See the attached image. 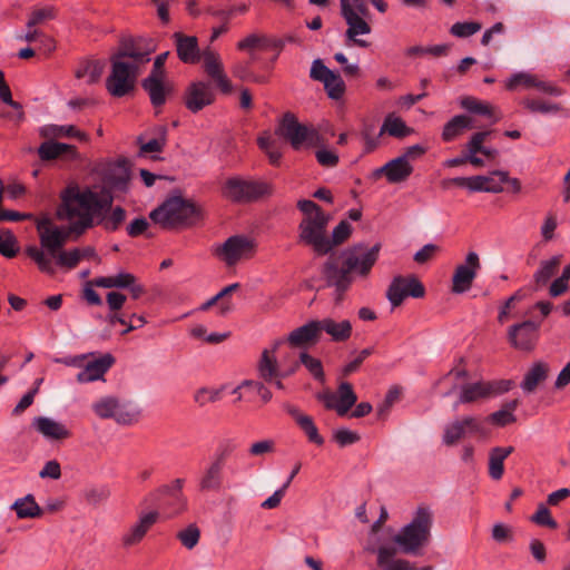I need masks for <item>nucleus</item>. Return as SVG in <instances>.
I'll return each instance as SVG.
<instances>
[{
  "instance_id": "15",
  "label": "nucleus",
  "mask_w": 570,
  "mask_h": 570,
  "mask_svg": "<svg viewBox=\"0 0 570 570\" xmlns=\"http://www.w3.org/2000/svg\"><path fill=\"white\" fill-rule=\"evenodd\" d=\"M481 268L479 255L475 252H470L463 264L456 266L452 276V293L462 294L468 292L474 278L476 277L478 271Z\"/></svg>"
},
{
  "instance_id": "47",
  "label": "nucleus",
  "mask_w": 570,
  "mask_h": 570,
  "mask_svg": "<svg viewBox=\"0 0 570 570\" xmlns=\"http://www.w3.org/2000/svg\"><path fill=\"white\" fill-rule=\"evenodd\" d=\"M322 83L324 85L327 96L334 100L341 99L346 89L345 82L340 73L334 71Z\"/></svg>"
},
{
  "instance_id": "16",
  "label": "nucleus",
  "mask_w": 570,
  "mask_h": 570,
  "mask_svg": "<svg viewBox=\"0 0 570 570\" xmlns=\"http://www.w3.org/2000/svg\"><path fill=\"white\" fill-rule=\"evenodd\" d=\"M505 88L510 91L518 90L519 88L531 89L534 88L542 94L550 96H561L562 90L554 83L541 80L537 75L520 71L513 73L505 82Z\"/></svg>"
},
{
  "instance_id": "60",
  "label": "nucleus",
  "mask_w": 570,
  "mask_h": 570,
  "mask_svg": "<svg viewBox=\"0 0 570 570\" xmlns=\"http://www.w3.org/2000/svg\"><path fill=\"white\" fill-rule=\"evenodd\" d=\"M466 434L468 432L462 423L459 420H455L444 429L443 442L446 445H453Z\"/></svg>"
},
{
  "instance_id": "4",
  "label": "nucleus",
  "mask_w": 570,
  "mask_h": 570,
  "mask_svg": "<svg viewBox=\"0 0 570 570\" xmlns=\"http://www.w3.org/2000/svg\"><path fill=\"white\" fill-rule=\"evenodd\" d=\"M303 213V219L298 225V240L311 246L317 255H326L331 252L327 236V225L331 215L326 214L316 203L301 199L297 203Z\"/></svg>"
},
{
  "instance_id": "33",
  "label": "nucleus",
  "mask_w": 570,
  "mask_h": 570,
  "mask_svg": "<svg viewBox=\"0 0 570 570\" xmlns=\"http://www.w3.org/2000/svg\"><path fill=\"white\" fill-rule=\"evenodd\" d=\"M472 118L465 115H456L451 118L443 127L442 140L445 142L453 141L458 137L462 136L465 130L472 129Z\"/></svg>"
},
{
  "instance_id": "12",
  "label": "nucleus",
  "mask_w": 570,
  "mask_h": 570,
  "mask_svg": "<svg viewBox=\"0 0 570 570\" xmlns=\"http://www.w3.org/2000/svg\"><path fill=\"white\" fill-rule=\"evenodd\" d=\"M256 250V243L244 235H235L217 248L216 254L228 265L233 266L240 259L249 258Z\"/></svg>"
},
{
  "instance_id": "58",
  "label": "nucleus",
  "mask_w": 570,
  "mask_h": 570,
  "mask_svg": "<svg viewBox=\"0 0 570 570\" xmlns=\"http://www.w3.org/2000/svg\"><path fill=\"white\" fill-rule=\"evenodd\" d=\"M482 24L476 21L455 22L450 28V33L456 38H468L479 32Z\"/></svg>"
},
{
  "instance_id": "36",
  "label": "nucleus",
  "mask_w": 570,
  "mask_h": 570,
  "mask_svg": "<svg viewBox=\"0 0 570 570\" xmlns=\"http://www.w3.org/2000/svg\"><path fill=\"white\" fill-rule=\"evenodd\" d=\"M514 451L513 446H495L489 454V475L498 481L504 473V460Z\"/></svg>"
},
{
  "instance_id": "48",
  "label": "nucleus",
  "mask_w": 570,
  "mask_h": 570,
  "mask_svg": "<svg viewBox=\"0 0 570 570\" xmlns=\"http://www.w3.org/2000/svg\"><path fill=\"white\" fill-rule=\"evenodd\" d=\"M19 252L18 239L10 229H0V254L12 258Z\"/></svg>"
},
{
  "instance_id": "43",
  "label": "nucleus",
  "mask_w": 570,
  "mask_h": 570,
  "mask_svg": "<svg viewBox=\"0 0 570 570\" xmlns=\"http://www.w3.org/2000/svg\"><path fill=\"white\" fill-rule=\"evenodd\" d=\"M11 509L16 511L19 519L37 518L42 513L40 507L31 494L16 500L11 505Z\"/></svg>"
},
{
  "instance_id": "34",
  "label": "nucleus",
  "mask_w": 570,
  "mask_h": 570,
  "mask_svg": "<svg viewBox=\"0 0 570 570\" xmlns=\"http://www.w3.org/2000/svg\"><path fill=\"white\" fill-rule=\"evenodd\" d=\"M130 179L126 160L118 161L106 174L105 181L114 190L126 191Z\"/></svg>"
},
{
  "instance_id": "20",
  "label": "nucleus",
  "mask_w": 570,
  "mask_h": 570,
  "mask_svg": "<svg viewBox=\"0 0 570 570\" xmlns=\"http://www.w3.org/2000/svg\"><path fill=\"white\" fill-rule=\"evenodd\" d=\"M215 101V94L209 83L194 81L185 90L184 102L186 108L196 114Z\"/></svg>"
},
{
  "instance_id": "31",
  "label": "nucleus",
  "mask_w": 570,
  "mask_h": 570,
  "mask_svg": "<svg viewBox=\"0 0 570 570\" xmlns=\"http://www.w3.org/2000/svg\"><path fill=\"white\" fill-rule=\"evenodd\" d=\"M224 469L225 466L210 461L199 479L200 491H220L223 488Z\"/></svg>"
},
{
  "instance_id": "23",
  "label": "nucleus",
  "mask_w": 570,
  "mask_h": 570,
  "mask_svg": "<svg viewBox=\"0 0 570 570\" xmlns=\"http://www.w3.org/2000/svg\"><path fill=\"white\" fill-rule=\"evenodd\" d=\"M283 343V340H276L269 348H264L261 353L256 368L258 376L264 382L271 383L274 379L279 376L281 368L275 354Z\"/></svg>"
},
{
  "instance_id": "62",
  "label": "nucleus",
  "mask_w": 570,
  "mask_h": 570,
  "mask_svg": "<svg viewBox=\"0 0 570 570\" xmlns=\"http://www.w3.org/2000/svg\"><path fill=\"white\" fill-rule=\"evenodd\" d=\"M530 520L538 525L547 527L550 529L558 528L557 521L552 518L551 512L543 503L538 505L537 512L531 515Z\"/></svg>"
},
{
  "instance_id": "22",
  "label": "nucleus",
  "mask_w": 570,
  "mask_h": 570,
  "mask_svg": "<svg viewBox=\"0 0 570 570\" xmlns=\"http://www.w3.org/2000/svg\"><path fill=\"white\" fill-rule=\"evenodd\" d=\"M283 409L293 417L297 426L306 435L308 442L322 446L325 442L311 415L303 413L297 406L285 403Z\"/></svg>"
},
{
  "instance_id": "46",
  "label": "nucleus",
  "mask_w": 570,
  "mask_h": 570,
  "mask_svg": "<svg viewBox=\"0 0 570 570\" xmlns=\"http://www.w3.org/2000/svg\"><path fill=\"white\" fill-rule=\"evenodd\" d=\"M104 66L100 61H85L76 70L75 76L78 79H86V82L92 85L99 80L102 75Z\"/></svg>"
},
{
  "instance_id": "30",
  "label": "nucleus",
  "mask_w": 570,
  "mask_h": 570,
  "mask_svg": "<svg viewBox=\"0 0 570 570\" xmlns=\"http://www.w3.org/2000/svg\"><path fill=\"white\" fill-rule=\"evenodd\" d=\"M115 358L111 354H105L98 360L89 362L86 367L80 371L77 379L80 383H88L99 380L112 365Z\"/></svg>"
},
{
  "instance_id": "25",
  "label": "nucleus",
  "mask_w": 570,
  "mask_h": 570,
  "mask_svg": "<svg viewBox=\"0 0 570 570\" xmlns=\"http://www.w3.org/2000/svg\"><path fill=\"white\" fill-rule=\"evenodd\" d=\"M174 39L177 56L184 63L194 65L200 60L203 53H200L197 37L175 32Z\"/></svg>"
},
{
  "instance_id": "32",
  "label": "nucleus",
  "mask_w": 570,
  "mask_h": 570,
  "mask_svg": "<svg viewBox=\"0 0 570 570\" xmlns=\"http://www.w3.org/2000/svg\"><path fill=\"white\" fill-rule=\"evenodd\" d=\"M321 334L327 333L334 342H345L351 337L352 324L347 320L336 322L333 318H323L318 321Z\"/></svg>"
},
{
  "instance_id": "53",
  "label": "nucleus",
  "mask_w": 570,
  "mask_h": 570,
  "mask_svg": "<svg viewBox=\"0 0 570 570\" xmlns=\"http://www.w3.org/2000/svg\"><path fill=\"white\" fill-rule=\"evenodd\" d=\"M245 387L254 391L261 397V400L264 404L268 403L273 397L271 390L264 384V382L254 381V380L243 381L238 386H236L233 390V393H237L239 390L245 389Z\"/></svg>"
},
{
  "instance_id": "52",
  "label": "nucleus",
  "mask_w": 570,
  "mask_h": 570,
  "mask_svg": "<svg viewBox=\"0 0 570 570\" xmlns=\"http://www.w3.org/2000/svg\"><path fill=\"white\" fill-rule=\"evenodd\" d=\"M460 105L463 109L483 116H492V106L488 102L478 100L474 97L466 96L460 100Z\"/></svg>"
},
{
  "instance_id": "18",
  "label": "nucleus",
  "mask_w": 570,
  "mask_h": 570,
  "mask_svg": "<svg viewBox=\"0 0 570 570\" xmlns=\"http://www.w3.org/2000/svg\"><path fill=\"white\" fill-rule=\"evenodd\" d=\"M206 75L216 83L222 94L228 95L233 91V85L227 77L220 56L207 49L202 55Z\"/></svg>"
},
{
  "instance_id": "42",
  "label": "nucleus",
  "mask_w": 570,
  "mask_h": 570,
  "mask_svg": "<svg viewBox=\"0 0 570 570\" xmlns=\"http://www.w3.org/2000/svg\"><path fill=\"white\" fill-rule=\"evenodd\" d=\"M184 482V479H175L170 484H165L159 489L161 494L169 495L173 499L176 505V514L185 511L187 507L186 498L181 493Z\"/></svg>"
},
{
  "instance_id": "28",
  "label": "nucleus",
  "mask_w": 570,
  "mask_h": 570,
  "mask_svg": "<svg viewBox=\"0 0 570 570\" xmlns=\"http://www.w3.org/2000/svg\"><path fill=\"white\" fill-rule=\"evenodd\" d=\"M38 155L41 160H53L59 157L73 160L79 157L76 146L52 141V139H49L39 146Z\"/></svg>"
},
{
  "instance_id": "50",
  "label": "nucleus",
  "mask_w": 570,
  "mask_h": 570,
  "mask_svg": "<svg viewBox=\"0 0 570 570\" xmlns=\"http://www.w3.org/2000/svg\"><path fill=\"white\" fill-rule=\"evenodd\" d=\"M342 16H357L366 18L370 10L364 0H340Z\"/></svg>"
},
{
  "instance_id": "54",
  "label": "nucleus",
  "mask_w": 570,
  "mask_h": 570,
  "mask_svg": "<svg viewBox=\"0 0 570 570\" xmlns=\"http://www.w3.org/2000/svg\"><path fill=\"white\" fill-rule=\"evenodd\" d=\"M118 400L112 396H105L92 404V410L100 419H112Z\"/></svg>"
},
{
  "instance_id": "56",
  "label": "nucleus",
  "mask_w": 570,
  "mask_h": 570,
  "mask_svg": "<svg viewBox=\"0 0 570 570\" xmlns=\"http://www.w3.org/2000/svg\"><path fill=\"white\" fill-rule=\"evenodd\" d=\"M238 288L239 284L234 283L224 287L222 291L217 293V295L220 296V303L218 305V315L226 316L227 314L234 311L235 305L230 299V295Z\"/></svg>"
},
{
  "instance_id": "26",
  "label": "nucleus",
  "mask_w": 570,
  "mask_h": 570,
  "mask_svg": "<svg viewBox=\"0 0 570 570\" xmlns=\"http://www.w3.org/2000/svg\"><path fill=\"white\" fill-rule=\"evenodd\" d=\"M159 513L157 511H150L141 514L138 521L122 535V544L125 547H131L139 543L149 529L157 522Z\"/></svg>"
},
{
  "instance_id": "10",
  "label": "nucleus",
  "mask_w": 570,
  "mask_h": 570,
  "mask_svg": "<svg viewBox=\"0 0 570 570\" xmlns=\"http://www.w3.org/2000/svg\"><path fill=\"white\" fill-rule=\"evenodd\" d=\"M513 382L510 380L476 381L462 384L458 397L460 404L482 402L511 390Z\"/></svg>"
},
{
  "instance_id": "13",
  "label": "nucleus",
  "mask_w": 570,
  "mask_h": 570,
  "mask_svg": "<svg viewBox=\"0 0 570 570\" xmlns=\"http://www.w3.org/2000/svg\"><path fill=\"white\" fill-rule=\"evenodd\" d=\"M441 185L443 188H449L451 185L464 187L471 193L499 194L503 191L501 180L497 175H494V170L490 173V175L448 178L442 180Z\"/></svg>"
},
{
  "instance_id": "5",
  "label": "nucleus",
  "mask_w": 570,
  "mask_h": 570,
  "mask_svg": "<svg viewBox=\"0 0 570 570\" xmlns=\"http://www.w3.org/2000/svg\"><path fill=\"white\" fill-rule=\"evenodd\" d=\"M203 216L202 208L190 199L171 197L154 209L149 217L164 228L177 225H193Z\"/></svg>"
},
{
  "instance_id": "40",
  "label": "nucleus",
  "mask_w": 570,
  "mask_h": 570,
  "mask_svg": "<svg viewBox=\"0 0 570 570\" xmlns=\"http://www.w3.org/2000/svg\"><path fill=\"white\" fill-rule=\"evenodd\" d=\"M561 255H556L550 259L542 261L540 267L533 275L537 287H543L550 278L557 273L561 265Z\"/></svg>"
},
{
  "instance_id": "35",
  "label": "nucleus",
  "mask_w": 570,
  "mask_h": 570,
  "mask_svg": "<svg viewBox=\"0 0 570 570\" xmlns=\"http://www.w3.org/2000/svg\"><path fill=\"white\" fill-rule=\"evenodd\" d=\"M40 135L47 139L72 137L80 141L88 140V135L73 125H47L40 129Z\"/></svg>"
},
{
  "instance_id": "2",
  "label": "nucleus",
  "mask_w": 570,
  "mask_h": 570,
  "mask_svg": "<svg viewBox=\"0 0 570 570\" xmlns=\"http://www.w3.org/2000/svg\"><path fill=\"white\" fill-rule=\"evenodd\" d=\"M35 220L40 247L35 245L28 246L26 254L37 264L39 271L53 275L56 269L52 265V258L56 259L57 265L60 267L67 269L76 268L81 261L79 248L63 250V246L69 239L76 240L85 234L72 230L77 220L75 218L65 219L69 223L68 227H60L53 224L48 215H43Z\"/></svg>"
},
{
  "instance_id": "29",
  "label": "nucleus",
  "mask_w": 570,
  "mask_h": 570,
  "mask_svg": "<svg viewBox=\"0 0 570 570\" xmlns=\"http://www.w3.org/2000/svg\"><path fill=\"white\" fill-rule=\"evenodd\" d=\"M32 425L40 434L49 440H65L71 434L63 424L46 416L35 417Z\"/></svg>"
},
{
  "instance_id": "45",
  "label": "nucleus",
  "mask_w": 570,
  "mask_h": 570,
  "mask_svg": "<svg viewBox=\"0 0 570 570\" xmlns=\"http://www.w3.org/2000/svg\"><path fill=\"white\" fill-rule=\"evenodd\" d=\"M140 411L137 406L129 403L118 402L112 419L121 425H132L138 422Z\"/></svg>"
},
{
  "instance_id": "59",
  "label": "nucleus",
  "mask_w": 570,
  "mask_h": 570,
  "mask_svg": "<svg viewBox=\"0 0 570 570\" xmlns=\"http://www.w3.org/2000/svg\"><path fill=\"white\" fill-rule=\"evenodd\" d=\"M352 234V226L347 220H341L337 226L332 232L331 237H328V243L331 246V250L341 244H343L345 240L348 239V237Z\"/></svg>"
},
{
  "instance_id": "19",
  "label": "nucleus",
  "mask_w": 570,
  "mask_h": 570,
  "mask_svg": "<svg viewBox=\"0 0 570 570\" xmlns=\"http://www.w3.org/2000/svg\"><path fill=\"white\" fill-rule=\"evenodd\" d=\"M206 75L216 83L222 94L228 95L233 91V85L227 77L220 56L207 49L202 55Z\"/></svg>"
},
{
  "instance_id": "3",
  "label": "nucleus",
  "mask_w": 570,
  "mask_h": 570,
  "mask_svg": "<svg viewBox=\"0 0 570 570\" xmlns=\"http://www.w3.org/2000/svg\"><path fill=\"white\" fill-rule=\"evenodd\" d=\"M380 244L367 248L364 244H356L341 253L342 266L337 256H330L323 266V276L328 286H334L340 296L347 291L353 282L352 272L366 277L379 258Z\"/></svg>"
},
{
  "instance_id": "63",
  "label": "nucleus",
  "mask_w": 570,
  "mask_h": 570,
  "mask_svg": "<svg viewBox=\"0 0 570 570\" xmlns=\"http://www.w3.org/2000/svg\"><path fill=\"white\" fill-rule=\"evenodd\" d=\"M236 448H237V445H236L235 441H233L230 439H226V440L222 441L218 444L212 461L225 466L227 459L233 454V452L236 450Z\"/></svg>"
},
{
  "instance_id": "14",
  "label": "nucleus",
  "mask_w": 570,
  "mask_h": 570,
  "mask_svg": "<svg viewBox=\"0 0 570 570\" xmlns=\"http://www.w3.org/2000/svg\"><path fill=\"white\" fill-rule=\"evenodd\" d=\"M151 51V47L142 38L125 39L121 41L119 50L112 56L142 70L144 66L150 61Z\"/></svg>"
},
{
  "instance_id": "49",
  "label": "nucleus",
  "mask_w": 570,
  "mask_h": 570,
  "mask_svg": "<svg viewBox=\"0 0 570 570\" xmlns=\"http://www.w3.org/2000/svg\"><path fill=\"white\" fill-rule=\"evenodd\" d=\"M57 17V9L53 6H46L42 8L33 9L27 21V28L31 29L48 20H53Z\"/></svg>"
},
{
  "instance_id": "11",
  "label": "nucleus",
  "mask_w": 570,
  "mask_h": 570,
  "mask_svg": "<svg viewBox=\"0 0 570 570\" xmlns=\"http://www.w3.org/2000/svg\"><path fill=\"white\" fill-rule=\"evenodd\" d=\"M425 294V288L419 278L414 275L395 276L386 291V298L393 307L400 306L407 296L421 298Z\"/></svg>"
},
{
  "instance_id": "44",
  "label": "nucleus",
  "mask_w": 570,
  "mask_h": 570,
  "mask_svg": "<svg viewBox=\"0 0 570 570\" xmlns=\"http://www.w3.org/2000/svg\"><path fill=\"white\" fill-rule=\"evenodd\" d=\"M337 414L344 416L348 410L356 403L357 396L353 391V386L348 382H342L337 390Z\"/></svg>"
},
{
  "instance_id": "64",
  "label": "nucleus",
  "mask_w": 570,
  "mask_h": 570,
  "mask_svg": "<svg viewBox=\"0 0 570 570\" xmlns=\"http://www.w3.org/2000/svg\"><path fill=\"white\" fill-rule=\"evenodd\" d=\"M83 499L90 505H98L109 497L107 488H90L83 491Z\"/></svg>"
},
{
  "instance_id": "57",
  "label": "nucleus",
  "mask_w": 570,
  "mask_h": 570,
  "mask_svg": "<svg viewBox=\"0 0 570 570\" xmlns=\"http://www.w3.org/2000/svg\"><path fill=\"white\" fill-rule=\"evenodd\" d=\"M177 539L186 549L191 550L199 542L200 530L195 523H191L177 533Z\"/></svg>"
},
{
  "instance_id": "1",
  "label": "nucleus",
  "mask_w": 570,
  "mask_h": 570,
  "mask_svg": "<svg viewBox=\"0 0 570 570\" xmlns=\"http://www.w3.org/2000/svg\"><path fill=\"white\" fill-rule=\"evenodd\" d=\"M57 207L58 219L77 220L72 230L86 233L95 226H102L107 232L117 230L126 219V210L117 206L111 212L114 197L109 191L98 194L90 188L81 190L77 184L68 185L60 194Z\"/></svg>"
},
{
  "instance_id": "51",
  "label": "nucleus",
  "mask_w": 570,
  "mask_h": 570,
  "mask_svg": "<svg viewBox=\"0 0 570 570\" xmlns=\"http://www.w3.org/2000/svg\"><path fill=\"white\" fill-rule=\"evenodd\" d=\"M522 105L530 112H539V114H557L561 110L559 104L549 102L539 99H530L525 98L522 100Z\"/></svg>"
},
{
  "instance_id": "8",
  "label": "nucleus",
  "mask_w": 570,
  "mask_h": 570,
  "mask_svg": "<svg viewBox=\"0 0 570 570\" xmlns=\"http://www.w3.org/2000/svg\"><path fill=\"white\" fill-rule=\"evenodd\" d=\"M141 71L142 70L138 69L136 66L111 56L110 73L106 78V89L108 94L115 98H122L130 95L135 90L137 79Z\"/></svg>"
},
{
  "instance_id": "37",
  "label": "nucleus",
  "mask_w": 570,
  "mask_h": 570,
  "mask_svg": "<svg viewBox=\"0 0 570 570\" xmlns=\"http://www.w3.org/2000/svg\"><path fill=\"white\" fill-rule=\"evenodd\" d=\"M549 365L544 362L534 363L530 370L525 373L524 379L521 383V389L525 393H532L535 391L538 385L546 381L549 374Z\"/></svg>"
},
{
  "instance_id": "24",
  "label": "nucleus",
  "mask_w": 570,
  "mask_h": 570,
  "mask_svg": "<svg viewBox=\"0 0 570 570\" xmlns=\"http://www.w3.org/2000/svg\"><path fill=\"white\" fill-rule=\"evenodd\" d=\"M347 24V29L345 31L346 46H357L360 48H367L370 43L358 38L360 36L370 35L372 28L370 23L365 20V18L357 16H342Z\"/></svg>"
},
{
  "instance_id": "7",
  "label": "nucleus",
  "mask_w": 570,
  "mask_h": 570,
  "mask_svg": "<svg viewBox=\"0 0 570 570\" xmlns=\"http://www.w3.org/2000/svg\"><path fill=\"white\" fill-rule=\"evenodd\" d=\"M222 194L233 203L246 204L271 196L273 187L266 181L234 176L226 179L222 187Z\"/></svg>"
},
{
  "instance_id": "27",
  "label": "nucleus",
  "mask_w": 570,
  "mask_h": 570,
  "mask_svg": "<svg viewBox=\"0 0 570 570\" xmlns=\"http://www.w3.org/2000/svg\"><path fill=\"white\" fill-rule=\"evenodd\" d=\"M141 87L148 94L151 105L161 107L170 94L171 88L165 83V76L150 75L141 82Z\"/></svg>"
},
{
  "instance_id": "38",
  "label": "nucleus",
  "mask_w": 570,
  "mask_h": 570,
  "mask_svg": "<svg viewBox=\"0 0 570 570\" xmlns=\"http://www.w3.org/2000/svg\"><path fill=\"white\" fill-rule=\"evenodd\" d=\"M413 128L409 127L401 117L390 114L383 121L379 137L389 134L395 138H404L413 134Z\"/></svg>"
},
{
  "instance_id": "9",
  "label": "nucleus",
  "mask_w": 570,
  "mask_h": 570,
  "mask_svg": "<svg viewBox=\"0 0 570 570\" xmlns=\"http://www.w3.org/2000/svg\"><path fill=\"white\" fill-rule=\"evenodd\" d=\"M275 132L286 139L294 150H299L304 144L308 146L321 145L320 134L315 129L298 122L292 112H286L283 116Z\"/></svg>"
},
{
  "instance_id": "21",
  "label": "nucleus",
  "mask_w": 570,
  "mask_h": 570,
  "mask_svg": "<svg viewBox=\"0 0 570 570\" xmlns=\"http://www.w3.org/2000/svg\"><path fill=\"white\" fill-rule=\"evenodd\" d=\"M321 340L318 321L308 323L293 330L286 337V343L291 347L306 348L317 344Z\"/></svg>"
},
{
  "instance_id": "61",
  "label": "nucleus",
  "mask_w": 570,
  "mask_h": 570,
  "mask_svg": "<svg viewBox=\"0 0 570 570\" xmlns=\"http://www.w3.org/2000/svg\"><path fill=\"white\" fill-rule=\"evenodd\" d=\"M224 387L220 389H208L202 387L198 389L194 394V401L199 405L204 406L207 403H215L220 400L222 392Z\"/></svg>"
},
{
  "instance_id": "6",
  "label": "nucleus",
  "mask_w": 570,
  "mask_h": 570,
  "mask_svg": "<svg viewBox=\"0 0 570 570\" xmlns=\"http://www.w3.org/2000/svg\"><path fill=\"white\" fill-rule=\"evenodd\" d=\"M433 517L426 507L417 508L412 521L404 525L394 537L400 550L406 554H415L430 539Z\"/></svg>"
},
{
  "instance_id": "17",
  "label": "nucleus",
  "mask_w": 570,
  "mask_h": 570,
  "mask_svg": "<svg viewBox=\"0 0 570 570\" xmlns=\"http://www.w3.org/2000/svg\"><path fill=\"white\" fill-rule=\"evenodd\" d=\"M539 326L533 321H524L510 326L508 331L510 344L519 351H532L539 337Z\"/></svg>"
},
{
  "instance_id": "39",
  "label": "nucleus",
  "mask_w": 570,
  "mask_h": 570,
  "mask_svg": "<svg viewBox=\"0 0 570 570\" xmlns=\"http://www.w3.org/2000/svg\"><path fill=\"white\" fill-rule=\"evenodd\" d=\"M389 183L399 184L407 180L413 174L414 167L401 156L387 161Z\"/></svg>"
},
{
  "instance_id": "41",
  "label": "nucleus",
  "mask_w": 570,
  "mask_h": 570,
  "mask_svg": "<svg viewBox=\"0 0 570 570\" xmlns=\"http://www.w3.org/2000/svg\"><path fill=\"white\" fill-rule=\"evenodd\" d=\"M519 405L518 400H512L502 405V407L489 415L488 420L497 426H505L517 421L514 411Z\"/></svg>"
},
{
  "instance_id": "55",
  "label": "nucleus",
  "mask_w": 570,
  "mask_h": 570,
  "mask_svg": "<svg viewBox=\"0 0 570 570\" xmlns=\"http://www.w3.org/2000/svg\"><path fill=\"white\" fill-rule=\"evenodd\" d=\"M299 362L301 365H304L305 368L311 373V375L315 380L324 382L325 375L323 371V365L318 358H315L314 356L309 355L306 352H302L299 354Z\"/></svg>"
}]
</instances>
